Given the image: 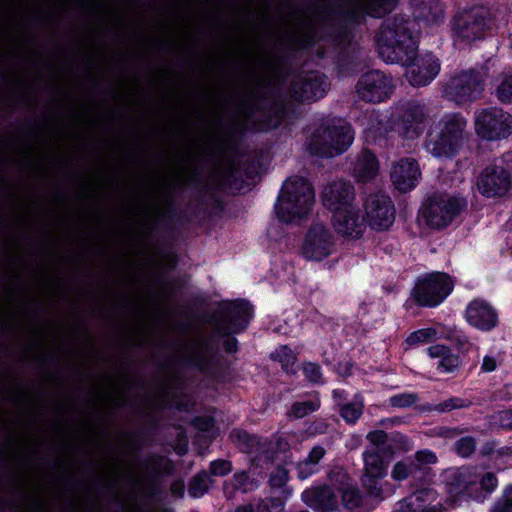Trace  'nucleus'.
Returning <instances> with one entry per match:
<instances>
[{"label":"nucleus","instance_id":"obj_1","mask_svg":"<svg viewBox=\"0 0 512 512\" xmlns=\"http://www.w3.org/2000/svg\"><path fill=\"white\" fill-rule=\"evenodd\" d=\"M379 54L389 63H409L417 51L415 22L401 15L384 20L376 35Z\"/></svg>","mask_w":512,"mask_h":512},{"label":"nucleus","instance_id":"obj_2","mask_svg":"<svg viewBox=\"0 0 512 512\" xmlns=\"http://www.w3.org/2000/svg\"><path fill=\"white\" fill-rule=\"evenodd\" d=\"M467 121L457 113L444 115L431 127L425 141L426 151L436 158H451L467 138Z\"/></svg>","mask_w":512,"mask_h":512},{"label":"nucleus","instance_id":"obj_3","mask_svg":"<svg viewBox=\"0 0 512 512\" xmlns=\"http://www.w3.org/2000/svg\"><path fill=\"white\" fill-rule=\"evenodd\" d=\"M313 204L311 184L302 177H292L283 184L275 210L281 221L289 223L306 216Z\"/></svg>","mask_w":512,"mask_h":512},{"label":"nucleus","instance_id":"obj_4","mask_svg":"<svg viewBox=\"0 0 512 512\" xmlns=\"http://www.w3.org/2000/svg\"><path fill=\"white\" fill-rule=\"evenodd\" d=\"M353 140L354 131L347 123L321 125L313 133L308 149L313 155L333 157L344 153Z\"/></svg>","mask_w":512,"mask_h":512},{"label":"nucleus","instance_id":"obj_5","mask_svg":"<svg viewBox=\"0 0 512 512\" xmlns=\"http://www.w3.org/2000/svg\"><path fill=\"white\" fill-rule=\"evenodd\" d=\"M485 74L476 69L455 72L443 86V97L458 105L471 103L484 91Z\"/></svg>","mask_w":512,"mask_h":512},{"label":"nucleus","instance_id":"obj_6","mask_svg":"<svg viewBox=\"0 0 512 512\" xmlns=\"http://www.w3.org/2000/svg\"><path fill=\"white\" fill-rule=\"evenodd\" d=\"M466 201L448 193H435L423 207V216L431 228H445L466 208Z\"/></svg>","mask_w":512,"mask_h":512},{"label":"nucleus","instance_id":"obj_7","mask_svg":"<svg viewBox=\"0 0 512 512\" xmlns=\"http://www.w3.org/2000/svg\"><path fill=\"white\" fill-rule=\"evenodd\" d=\"M252 316L250 304L244 300L227 302L219 306L210 324L216 334L226 336L243 331Z\"/></svg>","mask_w":512,"mask_h":512},{"label":"nucleus","instance_id":"obj_8","mask_svg":"<svg viewBox=\"0 0 512 512\" xmlns=\"http://www.w3.org/2000/svg\"><path fill=\"white\" fill-rule=\"evenodd\" d=\"M453 281L443 272H433L419 278L412 295L421 306H436L452 291Z\"/></svg>","mask_w":512,"mask_h":512},{"label":"nucleus","instance_id":"obj_9","mask_svg":"<svg viewBox=\"0 0 512 512\" xmlns=\"http://www.w3.org/2000/svg\"><path fill=\"white\" fill-rule=\"evenodd\" d=\"M475 131L487 140L507 138L512 134V116L498 108H487L476 112Z\"/></svg>","mask_w":512,"mask_h":512},{"label":"nucleus","instance_id":"obj_10","mask_svg":"<svg viewBox=\"0 0 512 512\" xmlns=\"http://www.w3.org/2000/svg\"><path fill=\"white\" fill-rule=\"evenodd\" d=\"M490 21V10L484 6H476L462 11L455 17L453 30L458 38L470 42L483 36Z\"/></svg>","mask_w":512,"mask_h":512},{"label":"nucleus","instance_id":"obj_11","mask_svg":"<svg viewBox=\"0 0 512 512\" xmlns=\"http://www.w3.org/2000/svg\"><path fill=\"white\" fill-rule=\"evenodd\" d=\"M376 448H366L363 452V475L361 483L371 497L380 498L382 488L380 481L386 476L389 460H384L383 456Z\"/></svg>","mask_w":512,"mask_h":512},{"label":"nucleus","instance_id":"obj_12","mask_svg":"<svg viewBox=\"0 0 512 512\" xmlns=\"http://www.w3.org/2000/svg\"><path fill=\"white\" fill-rule=\"evenodd\" d=\"M426 117L424 105L408 102L401 106L391 128L401 138L413 140L422 134Z\"/></svg>","mask_w":512,"mask_h":512},{"label":"nucleus","instance_id":"obj_13","mask_svg":"<svg viewBox=\"0 0 512 512\" xmlns=\"http://www.w3.org/2000/svg\"><path fill=\"white\" fill-rule=\"evenodd\" d=\"M335 239L331 231L320 222L313 223L309 228L302 247L308 260L320 261L333 253Z\"/></svg>","mask_w":512,"mask_h":512},{"label":"nucleus","instance_id":"obj_14","mask_svg":"<svg viewBox=\"0 0 512 512\" xmlns=\"http://www.w3.org/2000/svg\"><path fill=\"white\" fill-rule=\"evenodd\" d=\"M393 89L394 85L391 78L379 70L366 72L356 85L359 97L366 102L374 103L388 98Z\"/></svg>","mask_w":512,"mask_h":512},{"label":"nucleus","instance_id":"obj_15","mask_svg":"<svg viewBox=\"0 0 512 512\" xmlns=\"http://www.w3.org/2000/svg\"><path fill=\"white\" fill-rule=\"evenodd\" d=\"M477 188L486 197H503L512 189V173L500 165L487 166L478 177Z\"/></svg>","mask_w":512,"mask_h":512},{"label":"nucleus","instance_id":"obj_16","mask_svg":"<svg viewBox=\"0 0 512 512\" xmlns=\"http://www.w3.org/2000/svg\"><path fill=\"white\" fill-rule=\"evenodd\" d=\"M368 225L375 230H386L394 222L395 208L391 199L382 193L369 195L364 204Z\"/></svg>","mask_w":512,"mask_h":512},{"label":"nucleus","instance_id":"obj_17","mask_svg":"<svg viewBox=\"0 0 512 512\" xmlns=\"http://www.w3.org/2000/svg\"><path fill=\"white\" fill-rule=\"evenodd\" d=\"M230 439L241 452L253 455V463H269L272 460V443L267 439L251 435L241 429L232 430Z\"/></svg>","mask_w":512,"mask_h":512},{"label":"nucleus","instance_id":"obj_18","mask_svg":"<svg viewBox=\"0 0 512 512\" xmlns=\"http://www.w3.org/2000/svg\"><path fill=\"white\" fill-rule=\"evenodd\" d=\"M400 64L407 67L406 77L413 86L429 84L440 71V62L431 53L418 57L416 51L409 63Z\"/></svg>","mask_w":512,"mask_h":512},{"label":"nucleus","instance_id":"obj_19","mask_svg":"<svg viewBox=\"0 0 512 512\" xmlns=\"http://www.w3.org/2000/svg\"><path fill=\"white\" fill-rule=\"evenodd\" d=\"M326 88L324 76L316 72H308L293 81L291 97L297 101H315L325 95Z\"/></svg>","mask_w":512,"mask_h":512},{"label":"nucleus","instance_id":"obj_20","mask_svg":"<svg viewBox=\"0 0 512 512\" xmlns=\"http://www.w3.org/2000/svg\"><path fill=\"white\" fill-rule=\"evenodd\" d=\"M354 186L349 181L336 180L324 186L322 201L324 206L331 212L338 211L344 207L355 204Z\"/></svg>","mask_w":512,"mask_h":512},{"label":"nucleus","instance_id":"obj_21","mask_svg":"<svg viewBox=\"0 0 512 512\" xmlns=\"http://www.w3.org/2000/svg\"><path fill=\"white\" fill-rule=\"evenodd\" d=\"M359 212L355 204L332 212V224L335 231L344 237L359 238L365 228Z\"/></svg>","mask_w":512,"mask_h":512},{"label":"nucleus","instance_id":"obj_22","mask_svg":"<svg viewBox=\"0 0 512 512\" xmlns=\"http://www.w3.org/2000/svg\"><path fill=\"white\" fill-rule=\"evenodd\" d=\"M266 99L245 98L240 104V113L243 119L249 123L257 124L260 130L275 126L272 120V111L267 110Z\"/></svg>","mask_w":512,"mask_h":512},{"label":"nucleus","instance_id":"obj_23","mask_svg":"<svg viewBox=\"0 0 512 512\" xmlns=\"http://www.w3.org/2000/svg\"><path fill=\"white\" fill-rule=\"evenodd\" d=\"M421 176L419 165L415 159L404 158L396 162L391 170V181L401 192L413 189Z\"/></svg>","mask_w":512,"mask_h":512},{"label":"nucleus","instance_id":"obj_24","mask_svg":"<svg viewBox=\"0 0 512 512\" xmlns=\"http://www.w3.org/2000/svg\"><path fill=\"white\" fill-rule=\"evenodd\" d=\"M301 497L306 505L317 512H333L338 508L337 496L327 485L306 489Z\"/></svg>","mask_w":512,"mask_h":512},{"label":"nucleus","instance_id":"obj_25","mask_svg":"<svg viewBox=\"0 0 512 512\" xmlns=\"http://www.w3.org/2000/svg\"><path fill=\"white\" fill-rule=\"evenodd\" d=\"M467 321L474 327L488 331L497 324V313L489 303L475 299L466 309Z\"/></svg>","mask_w":512,"mask_h":512},{"label":"nucleus","instance_id":"obj_26","mask_svg":"<svg viewBox=\"0 0 512 512\" xmlns=\"http://www.w3.org/2000/svg\"><path fill=\"white\" fill-rule=\"evenodd\" d=\"M397 0H350L348 4V17L352 20L369 15L382 17L390 12Z\"/></svg>","mask_w":512,"mask_h":512},{"label":"nucleus","instance_id":"obj_27","mask_svg":"<svg viewBox=\"0 0 512 512\" xmlns=\"http://www.w3.org/2000/svg\"><path fill=\"white\" fill-rule=\"evenodd\" d=\"M187 361L201 371H207L212 362V350L205 339H198L191 343L185 351Z\"/></svg>","mask_w":512,"mask_h":512},{"label":"nucleus","instance_id":"obj_28","mask_svg":"<svg viewBox=\"0 0 512 512\" xmlns=\"http://www.w3.org/2000/svg\"><path fill=\"white\" fill-rule=\"evenodd\" d=\"M414 16L429 24L443 20L444 9L439 0H413Z\"/></svg>","mask_w":512,"mask_h":512},{"label":"nucleus","instance_id":"obj_29","mask_svg":"<svg viewBox=\"0 0 512 512\" xmlns=\"http://www.w3.org/2000/svg\"><path fill=\"white\" fill-rule=\"evenodd\" d=\"M447 485L448 491L452 495L468 494L474 498L477 482L470 470L462 469L451 475Z\"/></svg>","mask_w":512,"mask_h":512},{"label":"nucleus","instance_id":"obj_30","mask_svg":"<svg viewBox=\"0 0 512 512\" xmlns=\"http://www.w3.org/2000/svg\"><path fill=\"white\" fill-rule=\"evenodd\" d=\"M257 487V483L252 479L248 472H236L231 479L223 484L224 495L227 499L232 500L237 497V493H249Z\"/></svg>","mask_w":512,"mask_h":512},{"label":"nucleus","instance_id":"obj_31","mask_svg":"<svg viewBox=\"0 0 512 512\" xmlns=\"http://www.w3.org/2000/svg\"><path fill=\"white\" fill-rule=\"evenodd\" d=\"M354 176L362 182L376 177L379 171V163L376 156L369 150H363L354 164Z\"/></svg>","mask_w":512,"mask_h":512},{"label":"nucleus","instance_id":"obj_32","mask_svg":"<svg viewBox=\"0 0 512 512\" xmlns=\"http://www.w3.org/2000/svg\"><path fill=\"white\" fill-rule=\"evenodd\" d=\"M437 493L431 488H423L415 491L412 495L404 498L397 503L396 512H413V509L419 508L423 502H432L436 500Z\"/></svg>","mask_w":512,"mask_h":512},{"label":"nucleus","instance_id":"obj_33","mask_svg":"<svg viewBox=\"0 0 512 512\" xmlns=\"http://www.w3.org/2000/svg\"><path fill=\"white\" fill-rule=\"evenodd\" d=\"M474 499L483 501L487 495H490L498 486V479L495 473L485 472L478 478Z\"/></svg>","mask_w":512,"mask_h":512},{"label":"nucleus","instance_id":"obj_34","mask_svg":"<svg viewBox=\"0 0 512 512\" xmlns=\"http://www.w3.org/2000/svg\"><path fill=\"white\" fill-rule=\"evenodd\" d=\"M419 464H415L411 458L397 461L391 470V478L394 481H404L418 473Z\"/></svg>","mask_w":512,"mask_h":512},{"label":"nucleus","instance_id":"obj_35","mask_svg":"<svg viewBox=\"0 0 512 512\" xmlns=\"http://www.w3.org/2000/svg\"><path fill=\"white\" fill-rule=\"evenodd\" d=\"M212 483L213 481L208 472L203 470L192 477L189 483L188 493L194 498L201 497L208 492Z\"/></svg>","mask_w":512,"mask_h":512},{"label":"nucleus","instance_id":"obj_36","mask_svg":"<svg viewBox=\"0 0 512 512\" xmlns=\"http://www.w3.org/2000/svg\"><path fill=\"white\" fill-rule=\"evenodd\" d=\"M367 141L377 142L385 139L388 135V127L379 121L373 114L369 116V125L364 130Z\"/></svg>","mask_w":512,"mask_h":512},{"label":"nucleus","instance_id":"obj_37","mask_svg":"<svg viewBox=\"0 0 512 512\" xmlns=\"http://www.w3.org/2000/svg\"><path fill=\"white\" fill-rule=\"evenodd\" d=\"M495 95L501 103H512V73H503L499 76Z\"/></svg>","mask_w":512,"mask_h":512},{"label":"nucleus","instance_id":"obj_38","mask_svg":"<svg viewBox=\"0 0 512 512\" xmlns=\"http://www.w3.org/2000/svg\"><path fill=\"white\" fill-rule=\"evenodd\" d=\"M364 404L362 400H355L350 403L340 405L339 412L341 417L348 424H354L363 413Z\"/></svg>","mask_w":512,"mask_h":512},{"label":"nucleus","instance_id":"obj_39","mask_svg":"<svg viewBox=\"0 0 512 512\" xmlns=\"http://www.w3.org/2000/svg\"><path fill=\"white\" fill-rule=\"evenodd\" d=\"M319 407L320 401L318 399L297 401L291 406L288 415L300 419L313 413Z\"/></svg>","mask_w":512,"mask_h":512},{"label":"nucleus","instance_id":"obj_40","mask_svg":"<svg viewBox=\"0 0 512 512\" xmlns=\"http://www.w3.org/2000/svg\"><path fill=\"white\" fill-rule=\"evenodd\" d=\"M274 360L281 363L283 370L287 373L293 372V365L296 361V356L288 346H281L274 353L271 354Z\"/></svg>","mask_w":512,"mask_h":512},{"label":"nucleus","instance_id":"obj_41","mask_svg":"<svg viewBox=\"0 0 512 512\" xmlns=\"http://www.w3.org/2000/svg\"><path fill=\"white\" fill-rule=\"evenodd\" d=\"M412 447H413V444L410 441V439L401 433L396 432V433H392L389 436L387 450H388V454H390V456L393 455V453L396 450L408 452L412 449Z\"/></svg>","mask_w":512,"mask_h":512},{"label":"nucleus","instance_id":"obj_42","mask_svg":"<svg viewBox=\"0 0 512 512\" xmlns=\"http://www.w3.org/2000/svg\"><path fill=\"white\" fill-rule=\"evenodd\" d=\"M342 503L349 510L356 509L362 503V495L357 487H347L342 491Z\"/></svg>","mask_w":512,"mask_h":512},{"label":"nucleus","instance_id":"obj_43","mask_svg":"<svg viewBox=\"0 0 512 512\" xmlns=\"http://www.w3.org/2000/svg\"><path fill=\"white\" fill-rule=\"evenodd\" d=\"M475 449L476 440L472 436L461 437L454 444L455 452L463 458L471 456L474 453Z\"/></svg>","mask_w":512,"mask_h":512},{"label":"nucleus","instance_id":"obj_44","mask_svg":"<svg viewBox=\"0 0 512 512\" xmlns=\"http://www.w3.org/2000/svg\"><path fill=\"white\" fill-rule=\"evenodd\" d=\"M366 439L371 443V448L379 449L381 453H388L387 445L389 441V435L383 430L370 431Z\"/></svg>","mask_w":512,"mask_h":512},{"label":"nucleus","instance_id":"obj_45","mask_svg":"<svg viewBox=\"0 0 512 512\" xmlns=\"http://www.w3.org/2000/svg\"><path fill=\"white\" fill-rule=\"evenodd\" d=\"M416 393H401L389 398V404L394 408H408L418 401Z\"/></svg>","mask_w":512,"mask_h":512},{"label":"nucleus","instance_id":"obj_46","mask_svg":"<svg viewBox=\"0 0 512 512\" xmlns=\"http://www.w3.org/2000/svg\"><path fill=\"white\" fill-rule=\"evenodd\" d=\"M492 512H512V485H508L496 501Z\"/></svg>","mask_w":512,"mask_h":512},{"label":"nucleus","instance_id":"obj_47","mask_svg":"<svg viewBox=\"0 0 512 512\" xmlns=\"http://www.w3.org/2000/svg\"><path fill=\"white\" fill-rule=\"evenodd\" d=\"M283 509L282 500L274 497L261 499L255 508L256 512H282Z\"/></svg>","mask_w":512,"mask_h":512},{"label":"nucleus","instance_id":"obj_48","mask_svg":"<svg viewBox=\"0 0 512 512\" xmlns=\"http://www.w3.org/2000/svg\"><path fill=\"white\" fill-rule=\"evenodd\" d=\"M436 331L431 328L420 329L413 333H411L406 339L407 344L409 345H417L421 343H426L432 340L436 336Z\"/></svg>","mask_w":512,"mask_h":512},{"label":"nucleus","instance_id":"obj_49","mask_svg":"<svg viewBox=\"0 0 512 512\" xmlns=\"http://www.w3.org/2000/svg\"><path fill=\"white\" fill-rule=\"evenodd\" d=\"M415 464H419L418 472H422L423 466L436 464L438 461L437 455L429 450L423 449L419 450L414 454V459H412Z\"/></svg>","mask_w":512,"mask_h":512},{"label":"nucleus","instance_id":"obj_50","mask_svg":"<svg viewBox=\"0 0 512 512\" xmlns=\"http://www.w3.org/2000/svg\"><path fill=\"white\" fill-rule=\"evenodd\" d=\"M467 431V428L441 426L433 430V435L445 440H453Z\"/></svg>","mask_w":512,"mask_h":512},{"label":"nucleus","instance_id":"obj_51","mask_svg":"<svg viewBox=\"0 0 512 512\" xmlns=\"http://www.w3.org/2000/svg\"><path fill=\"white\" fill-rule=\"evenodd\" d=\"M470 405L471 401L455 397L438 404L437 406H435V410L439 412H448L454 409L466 408L469 407Z\"/></svg>","mask_w":512,"mask_h":512},{"label":"nucleus","instance_id":"obj_52","mask_svg":"<svg viewBox=\"0 0 512 512\" xmlns=\"http://www.w3.org/2000/svg\"><path fill=\"white\" fill-rule=\"evenodd\" d=\"M289 479L288 470L282 466H278L271 473L269 478L270 486L273 488H281L283 487Z\"/></svg>","mask_w":512,"mask_h":512},{"label":"nucleus","instance_id":"obj_53","mask_svg":"<svg viewBox=\"0 0 512 512\" xmlns=\"http://www.w3.org/2000/svg\"><path fill=\"white\" fill-rule=\"evenodd\" d=\"M232 471V463L229 460L218 459L210 463V473L214 476H225Z\"/></svg>","mask_w":512,"mask_h":512},{"label":"nucleus","instance_id":"obj_54","mask_svg":"<svg viewBox=\"0 0 512 512\" xmlns=\"http://www.w3.org/2000/svg\"><path fill=\"white\" fill-rule=\"evenodd\" d=\"M303 372L306 378L313 383H318L321 380V368L315 363H306L303 367Z\"/></svg>","mask_w":512,"mask_h":512},{"label":"nucleus","instance_id":"obj_55","mask_svg":"<svg viewBox=\"0 0 512 512\" xmlns=\"http://www.w3.org/2000/svg\"><path fill=\"white\" fill-rule=\"evenodd\" d=\"M328 478L335 485H345L349 480L347 472L340 467L332 469L328 473Z\"/></svg>","mask_w":512,"mask_h":512},{"label":"nucleus","instance_id":"obj_56","mask_svg":"<svg viewBox=\"0 0 512 512\" xmlns=\"http://www.w3.org/2000/svg\"><path fill=\"white\" fill-rule=\"evenodd\" d=\"M458 365H459L458 357L449 352L446 356H444L440 360L438 367L443 369V371H445V372H452L458 367Z\"/></svg>","mask_w":512,"mask_h":512},{"label":"nucleus","instance_id":"obj_57","mask_svg":"<svg viewBox=\"0 0 512 512\" xmlns=\"http://www.w3.org/2000/svg\"><path fill=\"white\" fill-rule=\"evenodd\" d=\"M296 468H297L298 477L302 480L308 478L309 476L313 475L317 471V466L312 465L306 459L299 462L297 464Z\"/></svg>","mask_w":512,"mask_h":512},{"label":"nucleus","instance_id":"obj_58","mask_svg":"<svg viewBox=\"0 0 512 512\" xmlns=\"http://www.w3.org/2000/svg\"><path fill=\"white\" fill-rule=\"evenodd\" d=\"M494 419L502 428L512 429V410L500 411L494 416Z\"/></svg>","mask_w":512,"mask_h":512},{"label":"nucleus","instance_id":"obj_59","mask_svg":"<svg viewBox=\"0 0 512 512\" xmlns=\"http://www.w3.org/2000/svg\"><path fill=\"white\" fill-rule=\"evenodd\" d=\"M325 454H326V451H325V449L323 447L315 446L310 451V453H309L308 457L306 458V460L308 462H310L312 465L317 466L318 463L320 462V460L325 456Z\"/></svg>","mask_w":512,"mask_h":512},{"label":"nucleus","instance_id":"obj_60","mask_svg":"<svg viewBox=\"0 0 512 512\" xmlns=\"http://www.w3.org/2000/svg\"><path fill=\"white\" fill-rule=\"evenodd\" d=\"M450 352V349L444 345H434L428 348V353L432 358L442 359Z\"/></svg>","mask_w":512,"mask_h":512},{"label":"nucleus","instance_id":"obj_61","mask_svg":"<svg viewBox=\"0 0 512 512\" xmlns=\"http://www.w3.org/2000/svg\"><path fill=\"white\" fill-rule=\"evenodd\" d=\"M194 424L199 430L209 431L213 427V420L210 417H197Z\"/></svg>","mask_w":512,"mask_h":512},{"label":"nucleus","instance_id":"obj_62","mask_svg":"<svg viewBox=\"0 0 512 512\" xmlns=\"http://www.w3.org/2000/svg\"><path fill=\"white\" fill-rule=\"evenodd\" d=\"M496 367H497V362H496L495 358H493L491 356H485L483 358V362L481 365V370L483 372H492L496 369Z\"/></svg>","mask_w":512,"mask_h":512},{"label":"nucleus","instance_id":"obj_63","mask_svg":"<svg viewBox=\"0 0 512 512\" xmlns=\"http://www.w3.org/2000/svg\"><path fill=\"white\" fill-rule=\"evenodd\" d=\"M171 492L176 496L182 497L184 494V483L181 481L174 482L171 485Z\"/></svg>","mask_w":512,"mask_h":512},{"label":"nucleus","instance_id":"obj_64","mask_svg":"<svg viewBox=\"0 0 512 512\" xmlns=\"http://www.w3.org/2000/svg\"><path fill=\"white\" fill-rule=\"evenodd\" d=\"M224 348L228 353H234L237 351V340L235 338H229L224 342Z\"/></svg>","mask_w":512,"mask_h":512}]
</instances>
